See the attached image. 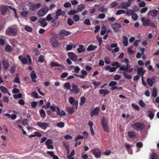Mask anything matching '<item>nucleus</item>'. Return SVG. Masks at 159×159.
Here are the masks:
<instances>
[{
  "instance_id": "2",
  "label": "nucleus",
  "mask_w": 159,
  "mask_h": 159,
  "mask_svg": "<svg viewBox=\"0 0 159 159\" xmlns=\"http://www.w3.org/2000/svg\"><path fill=\"white\" fill-rule=\"evenodd\" d=\"M141 21L143 22V26H149L151 27L155 28V25L154 23L150 19H145V17H143Z\"/></svg>"
},
{
  "instance_id": "43",
  "label": "nucleus",
  "mask_w": 159,
  "mask_h": 159,
  "mask_svg": "<svg viewBox=\"0 0 159 159\" xmlns=\"http://www.w3.org/2000/svg\"><path fill=\"white\" fill-rule=\"evenodd\" d=\"M0 89L1 90L2 92L4 93H7V89L4 86H1L0 87Z\"/></svg>"
},
{
  "instance_id": "52",
  "label": "nucleus",
  "mask_w": 159,
  "mask_h": 159,
  "mask_svg": "<svg viewBox=\"0 0 159 159\" xmlns=\"http://www.w3.org/2000/svg\"><path fill=\"white\" fill-rule=\"evenodd\" d=\"M78 11L75 10H71L68 12V14L69 15H72L75 13H78Z\"/></svg>"
},
{
  "instance_id": "35",
  "label": "nucleus",
  "mask_w": 159,
  "mask_h": 159,
  "mask_svg": "<svg viewBox=\"0 0 159 159\" xmlns=\"http://www.w3.org/2000/svg\"><path fill=\"white\" fill-rule=\"evenodd\" d=\"M40 115L43 119H44L46 116V114L44 111L42 109H40L39 111Z\"/></svg>"
},
{
  "instance_id": "55",
  "label": "nucleus",
  "mask_w": 159,
  "mask_h": 159,
  "mask_svg": "<svg viewBox=\"0 0 159 159\" xmlns=\"http://www.w3.org/2000/svg\"><path fill=\"white\" fill-rule=\"evenodd\" d=\"M29 12L28 11L22 12L21 13V16L24 17H26L28 15Z\"/></svg>"
},
{
  "instance_id": "1",
  "label": "nucleus",
  "mask_w": 159,
  "mask_h": 159,
  "mask_svg": "<svg viewBox=\"0 0 159 159\" xmlns=\"http://www.w3.org/2000/svg\"><path fill=\"white\" fill-rule=\"evenodd\" d=\"M26 58L23 57L22 56H20L18 57V59L23 64H27L28 65L31 64V59L29 55H27Z\"/></svg>"
},
{
  "instance_id": "24",
  "label": "nucleus",
  "mask_w": 159,
  "mask_h": 159,
  "mask_svg": "<svg viewBox=\"0 0 159 159\" xmlns=\"http://www.w3.org/2000/svg\"><path fill=\"white\" fill-rule=\"evenodd\" d=\"M124 77L127 79L130 80L132 79V75H129L126 70H124L123 72Z\"/></svg>"
},
{
  "instance_id": "26",
  "label": "nucleus",
  "mask_w": 159,
  "mask_h": 159,
  "mask_svg": "<svg viewBox=\"0 0 159 159\" xmlns=\"http://www.w3.org/2000/svg\"><path fill=\"white\" fill-rule=\"evenodd\" d=\"M147 83L149 85L150 87H152L153 84L155 82V79H152V80L150 78H148L147 80Z\"/></svg>"
},
{
  "instance_id": "33",
  "label": "nucleus",
  "mask_w": 159,
  "mask_h": 159,
  "mask_svg": "<svg viewBox=\"0 0 159 159\" xmlns=\"http://www.w3.org/2000/svg\"><path fill=\"white\" fill-rule=\"evenodd\" d=\"M99 93L100 94H103L105 96L106 94H107L109 92L107 89H102L99 90Z\"/></svg>"
},
{
  "instance_id": "7",
  "label": "nucleus",
  "mask_w": 159,
  "mask_h": 159,
  "mask_svg": "<svg viewBox=\"0 0 159 159\" xmlns=\"http://www.w3.org/2000/svg\"><path fill=\"white\" fill-rule=\"evenodd\" d=\"M131 3L129 2H123L119 5L118 8L121 9H127L131 6Z\"/></svg>"
},
{
  "instance_id": "9",
  "label": "nucleus",
  "mask_w": 159,
  "mask_h": 159,
  "mask_svg": "<svg viewBox=\"0 0 159 159\" xmlns=\"http://www.w3.org/2000/svg\"><path fill=\"white\" fill-rule=\"evenodd\" d=\"M71 86L72 89H70V92H73L76 94H78L79 92L80 89L78 86L74 84H71Z\"/></svg>"
},
{
  "instance_id": "48",
  "label": "nucleus",
  "mask_w": 159,
  "mask_h": 159,
  "mask_svg": "<svg viewBox=\"0 0 159 159\" xmlns=\"http://www.w3.org/2000/svg\"><path fill=\"white\" fill-rule=\"evenodd\" d=\"M85 98L84 97H82L81 98L80 102V106H82L85 103Z\"/></svg>"
},
{
  "instance_id": "6",
  "label": "nucleus",
  "mask_w": 159,
  "mask_h": 159,
  "mask_svg": "<svg viewBox=\"0 0 159 159\" xmlns=\"http://www.w3.org/2000/svg\"><path fill=\"white\" fill-rule=\"evenodd\" d=\"M7 34L11 35H15L17 33V31L16 29L12 28H8L6 31Z\"/></svg>"
},
{
  "instance_id": "58",
  "label": "nucleus",
  "mask_w": 159,
  "mask_h": 159,
  "mask_svg": "<svg viewBox=\"0 0 159 159\" xmlns=\"http://www.w3.org/2000/svg\"><path fill=\"white\" fill-rule=\"evenodd\" d=\"M64 7L65 8L69 7H71V4L69 2H66L63 5Z\"/></svg>"
},
{
  "instance_id": "29",
  "label": "nucleus",
  "mask_w": 159,
  "mask_h": 159,
  "mask_svg": "<svg viewBox=\"0 0 159 159\" xmlns=\"http://www.w3.org/2000/svg\"><path fill=\"white\" fill-rule=\"evenodd\" d=\"M2 63L4 68L6 69H7L9 66V64L7 61L6 60H4L2 61Z\"/></svg>"
},
{
  "instance_id": "36",
  "label": "nucleus",
  "mask_w": 159,
  "mask_h": 159,
  "mask_svg": "<svg viewBox=\"0 0 159 159\" xmlns=\"http://www.w3.org/2000/svg\"><path fill=\"white\" fill-rule=\"evenodd\" d=\"M123 44L124 46H127L128 44V39L127 38L126 36L123 37Z\"/></svg>"
},
{
  "instance_id": "44",
  "label": "nucleus",
  "mask_w": 159,
  "mask_h": 159,
  "mask_svg": "<svg viewBox=\"0 0 159 159\" xmlns=\"http://www.w3.org/2000/svg\"><path fill=\"white\" fill-rule=\"evenodd\" d=\"M125 13V10H119L117 11L116 13V15H119L121 14H124Z\"/></svg>"
},
{
  "instance_id": "30",
  "label": "nucleus",
  "mask_w": 159,
  "mask_h": 159,
  "mask_svg": "<svg viewBox=\"0 0 159 159\" xmlns=\"http://www.w3.org/2000/svg\"><path fill=\"white\" fill-rule=\"evenodd\" d=\"M145 72V70H143V68L142 67H141L139 69L138 68L137 74L138 75L141 74L142 76H143Z\"/></svg>"
},
{
  "instance_id": "23",
  "label": "nucleus",
  "mask_w": 159,
  "mask_h": 159,
  "mask_svg": "<svg viewBox=\"0 0 159 159\" xmlns=\"http://www.w3.org/2000/svg\"><path fill=\"white\" fill-rule=\"evenodd\" d=\"M47 153L52 157L53 159H59L58 157L54 154L53 152L47 151Z\"/></svg>"
},
{
  "instance_id": "64",
  "label": "nucleus",
  "mask_w": 159,
  "mask_h": 159,
  "mask_svg": "<svg viewBox=\"0 0 159 159\" xmlns=\"http://www.w3.org/2000/svg\"><path fill=\"white\" fill-rule=\"evenodd\" d=\"M117 84V82L115 81H111L109 84V86L110 87L114 86Z\"/></svg>"
},
{
  "instance_id": "16",
  "label": "nucleus",
  "mask_w": 159,
  "mask_h": 159,
  "mask_svg": "<svg viewBox=\"0 0 159 159\" xmlns=\"http://www.w3.org/2000/svg\"><path fill=\"white\" fill-rule=\"evenodd\" d=\"M99 111V108L96 107L91 110L90 112V114L91 116H93L94 115H97L98 114Z\"/></svg>"
},
{
  "instance_id": "40",
  "label": "nucleus",
  "mask_w": 159,
  "mask_h": 159,
  "mask_svg": "<svg viewBox=\"0 0 159 159\" xmlns=\"http://www.w3.org/2000/svg\"><path fill=\"white\" fill-rule=\"evenodd\" d=\"M148 116L150 119L152 120L154 117V113L151 110H149L148 111Z\"/></svg>"
},
{
  "instance_id": "46",
  "label": "nucleus",
  "mask_w": 159,
  "mask_h": 159,
  "mask_svg": "<svg viewBox=\"0 0 159 159\" xmlns=\"http://www.w3.org/2000/svg\"><path fill=\"white\" fill-rule=\"evenodd\" d=\"M131 17L135 21L137 20L138 16L136 14L134 13V12L131 15Z\"/></svg>"
},
{
  "instance_id": "34",
  "label": "nucleus",
  "mask_w": 159,
  "mask_h": 159,
  "mask_svg": "<svg viewBox=\"0 0 159 159\" xmlns=\"http://www.w3.org/2000/svg\"><path fill=\"white\" fill-rule=\"evenodd\" d=\"M85 6L84 4H80L79 5L77 8V10L78 11H82L84 8Z\"/></svg>"
},
{
  "instance_id": "63",
  "label": "nucleus",
  "mask_w": 159,
  "mask_h": 159,
  "mask_svg": "<svg viewBox=\"0 0 159 159\" xmlns=\"http://www.w3.org/2000/svg\"><path fill=\"white\" fill-rule=\"evenodd\" d=\"M67 23L69 25H72L74 23L73 20L70 18L68 19Z\"/></svg>"
},
{
  "instance_id": "5",
  "label": "nucleus",
  "mask_w": 159,
  "mask_h": 159,
  "mask_svg": "<svg viewBox=\"0 0 159 159\" xmlns=\"http://www.w3.org/2000/svg\"><path fill=\"white\" fill-rule=\"evenodd\" d=\"M48 10V8L47 7L40 9L37 13V15L39 17H43L47 13Z\"/></svg>"
},
{
  "instance_id": "32",
  "label": "nucleus",
  "mask_w": 159,
  "mask_h": 159,
  "mask_svg": "<svg viewBox=\"0 0 159 159\" xmlns=\"http://www.w3.org/2000/svg\"><path fill=\"white\" fill-rule=\"evenodd\" d=\"M134 12L133 10L128 9L126 11V12L125 11V14L128 16H131Z\"/></svg>"
},
{
  "instance_id": "19",
  "label": "nucleus",
  "mask_w": 159,
  "mask_h": 159,
  "mask_svg": "<svg viewBox=\"0 0 159 159\" xmlns=\"http://www.w3.org/2000/svg\"><path fill=\"white\" fill-rule=\"evenodd\" d=\"M158 11L156 10H153L149 11L148 13V15H151L152 17H155L157 14Z\"/></svg>"
},
{
  "instance_id": "17",
  "label": "nucleus",
  "mask_w": 159,
  "mask_h": 159,
  "mask_svg": "<svg viewBox=\"0 0 159 159\" xmlns=\"http://www.w3.org/2000/svg\"><path fill=\"white\" fill-rule=\"evenodd\" d=\"M0 10L2 15H5L8 10V6H2L1 7Z\"/></svg>"
},
{
  "instance_id": "20",
  "label": "nucleus",
  "mask_w": 159,
  "mask_h": 159,
  "mask_svg": "<svg viewBox=\"0 0 159 159\" xmlns=\"http://www.w3.org/2000/svg\"><path fill=\"white\" fill-rule=\"evenodd\" d=\"M50 108L52 111H55L57 114V111H58L59 110V107L57 105L54 104L50 106Z\"/></svg>"
},
{
  "instance_id": "13",
  "label": "nucleus",
  "mask_w": 159,
  "mask_h": 159,
  "mask_svg": "<svg viewBox=\"0 0 159 159\" xmlns=\"http://www.w3.org/2000/svg\"><path fill=\"white\" fill-rule=\"evenodd\" d=\"M92 152L96 158L100 157L101 154V151L98 148L93 149L92 150Z\"/></svg>"
},
{
  "instance_id": "49",
  "label": "nucleus",
  "mask_w": 159,
  "mask_h": 159,
  "mask_svg": "<svg viewBox=\"0 0 159 159\" xmlns=\"http://www.w3.org/2000/svg\"><path fill=\"white\" fill-rule=\"evenodd\" d=\"M57 112V115L59 116H65L66 115L65 112L63 110L61 111V113L60 112V110Z\"/></svg>"
},
{
  "instance_id": "56",
  "label": "nucleus",
  "mask_w": 159,
  "mask_h": 159,
  "mask_svg": "<svg viewBox=\"0 0 159 159\" xmlns=\"http://www.w3.org/2000/svg\"><path fill=\"white\" fill-rule=\"evenodd\" d=\"M73 19L75 21L77 22L79 20L80 17L78 15H75L73 17Z\"/></svg>"
},
{
  "instance_id": "3",
  "label": "nucleus",
  "mask_w": 159,
  "mask_h": 159,
  "mask_svg": "<svg viewBox=\"0 0 159 159\" xmlns=\"http://www.w3.org/2000/svg\"><path fill=\"white\" fill-rule=\"evenodd\" d=\"M101 123L105 131L107 132H109V128L107 125V121L105 117H103L102 118Z\"/></svg>"
},
{
  "instance_id": "60",
  "label": "nucleus",
  "mask_w": 159,
  "mask_h": 159,
  "mask_svg": "<svg viewBox=\"0 0 159 159\" xmlns=\"http://www.w3.org/2000/svg\"><path fill=\"white\" fill-rule=\"evenodd\" d=\"M73 69L75 70V72L76 73H78L80 70V69L78 66H75L73 67Z\"/></svg>"
},
{
  "instance_id": "51",
  "label": "nucleus",
  "mask_w": 159,
  "mask_h": 159,
  "mask_svg": "<svg viewBox=\"0 0 159 159\" xmlns=\"http://www.w3.org/2000/svg\"><path fill=\"white\" fill-rule=\"evenodd\" d=\"M70 84L69 83H66L64 84V88L68 89H71L70 88Z\"/></svg>"
},
{
  "instance_id": "61",
  "label": "nucleus",
  "mask_w": 159,
  "mask_h": 159,
  "mask_svg": "<svg viewBox=\"0 0 159 159\" xmlns=\"http://www.w3.org/2000/svg\"><path fill=\"white\" fill-rule=\"evenodd\" d=\"M45 19L47 21H50L52 20L53 19V18L51 17V15L49 14L47 16Z\"/></svg>"
},
{
  "instance_id": "53",
  "label": "nucleus",
  "mask_w": 159,
  "mask_h": 159,
  "mask_svg": "<svg viewBox=\"0 0 159 159\" xmlns=\"http://www.w3.org/2000/svg\"><path fill=\"white\" fill-rule=\"evenodd\" d=\"M14 82L17 83H19L20 82V79L17 74H16V77L14 80Z\"/></svg>"
},
{
  "instance_id": "25",
  "label": "nucleus",
  "mask_w": 159,
  "mask_h": 159,
  "mask_svg": "<svg viewBox=\"0 0 159 159\" xmlns=\"http://www.w3.org/2000/svg\"><path fill=\"white\" fill-rule=\"evenodd\" d=\"M107 48L109 51H111L113 53L117 52L119 51V48H114V49H113L112 48H111V47H110L109 46H107Z\"/></svg>"
},
{
  "instance_id": "62",
  "label": "nucleus",
  "mask_w": 159,
  "mask_h": 159,
  "mask_svg": "<svg viewBox=\"0 0 159 159\" xmlns=\"http://www.w3.org/2000/svg\"><path fill=\"white\" fill-rule=\"evenodd\" d=\"M104 60L106 63L109 64L110 63V58L108 57H105Z\"/></svg>"
},
{
  "instance_id": "47",
  "label": "nucleus",
  "mask_w": 159,
  "mask_h": 159,
  "mask_svg": "<svg viewBox=\"0 0 159 159\" xmlns=\"http://www.w3.org/2000/svg\"><path fill=\"white\" fill-rule=\"evenodd\" d=\"M51 66L52 67L60 66L61 64H59L57 62H52L51 63Z\"/></svg>"
},
{
  "instance_id": "4",
  "label": "nucleus",
  "mask_w": 159,
  "mask_h": 159,
  "mask_svg": "<svg viewBox=\"0 0 159 159\" xmlns=\"http://www.w3.org/2000/svg\"><path fill=\"white\" fill-rule=\"evenodd\" d=\"M145 127L144 125L142 123H137L132 125V127L134 129L138 131L141 130Z\"/></svg>"
},
{
  "instance_id": "10",
  "label": "nucleus",
  "mask_w": 159,
  "mask_h": 159,
  "mask_svg": "<svg viewBox=\"0 0 159 159\" xmlns=\"http://www.w3.org/2000/svg\"><path fill=\"white\" fill-rule=\"evenodd\" d=\"M42 4L40 3L36 4H32L30 5L29 9L32 11H34L39 8L41 6Z\"/></svg>"
},
{
  "instance_id": "27",
  "label": "nucleus",
  "mask_w": 159,
  "mask_h": 159,
  "mask_svg": "<svg viewBox=\"0 0 159 159\" xmlns=\"http://www.w3.org/2000/svg\"><path fill=\"white\" fill-rule=\"evenodd\" d=\"M30 76L32 81L34 82H36L35 79L36 78L37 76L34 71H33L31 72Z\"/></svg>"
},
{
  "instance_id": "18",
  "label": "nucleus",
  "mask_w": 159,
  "mask_h": 159,
  "mask_svg": "<svg viewBox=\"0 0 159 159\" xmlns=\"http://www.w3.org/2000/svg\"><path fill=\"white\" fill-rule=\"evenodd\" d=\"M38 21L40 23L41 26L42 27H45L48 24L45 18H41Z\"/></svg>"
},
{
  "instance_id": "57",
  "label": "nucleus",
  "mask_w": 159,
  "mask_h": 159,
  "mask_svg": "<svg viewBox=\"0 0 159 159\" xmlns=\"http://www.w3.org/2000/svg\"><path fill=\"white\" fill-rule=\"evenodd\" d=\"M105 15L104 14H101L97 17V18L98 19H103L105 18Z\"/></svg>"
},
{
  "instance_id": "21",
  "label": "nucleus",
  "mask_w": 159,
  "mask_h": 159,
  "mask_svg": "<svg viewBox=\"0 0 159 159\" xmlns=\"http://www.w3.org/2000/svg\"><path fill=\"white\" fill-rule=\"evenodd\" d=\"M68 54L70 58L73 61H75L76 60L77 56L73 52H70Z\"/></svg>"
},
{
  "instance_id": "54",
  "label": "nucleus",
  "mask_w": 159,
  "mask_h": 159,
  "mask_svg": "<svg viewBox=\"0 0 159 159\" xmlns=\"http://www.w3.org/2000/svg\"><path fill=\"white\" fill-rule=\"evenodd\" d=\"M152 95L154 97H155L157 95V90L156 88H154L153 89Z\"/></svg>"
},
{
  "instance_id": "50",
  "label": "nucleus",
  "mask_w": 159,
  "mask_h": 159,
  "mask_svg": "<svg viewBox=\"0 0 159 159\" xmlns=\"http://www.w3.org/2000/svg\"><path fill=\"white\" fill-rule=\"evenodd\" d=\"M57 125L58 127L62 128L64 126L65 124L64 122H61L57 123Z\"/></svg>"
},
{
  "instance_id": "22",
  "label": "nucleus",
  "mask_w": 159,
  "mask_h": 159,
  "mask_svg": "<svg viewBox=\"0 0 159 159\" xmlns=\"http://www.w3.org/2000/svg\"><path fill=\"white\" fill-rule=\"evenodd\" d=\"M71 33L69 31H67L65 30H61L59 33L60 35L63 34V36H68L71 34Z\"/></svg>"
},
{
  "instance_id": "37",
  "label": "nucleus",
  "mask_w": 159,
  "mask_h": 159,
  "mask_svg": "<svg viewBox=\"0 0 159 159\" xmlns=\"http://www.w3.org/2000/svg\"><path fill=\"white\" fill-rule=\"evenodd\" d=\"M97 48V46H93L92 45H90L87 48V50L88 51H93Z\"/></svg>"
},
{
  "instance_id": "28",
  "label": "nucleus",
  "mask_w": 159,
  "mask_h": 159,
  "mask_svg": "<svg viewBox=\"0 0 159 159\" xmlns=\"http://www.w3.org/2000/svg\"><path fill=\"white\" fill-rule=\"evenodd\" d=\"M129 137L131 138H134L136 137V134L135 132L133 131H129L128 132Z\"/></svg>"
},
{
  "instance_id": "14",
  "label": "nucleus",
  "mask_w": 159,
  "mask_h": 159,
  "mask_svg": "<svg viewBox=\"0 0 159 159\" xmlns=\"http://www.w3.org/2000/svg\"><path fill=\"white\" fill-rule=\"evenodd\" d=\"M50 42L51 44L54 47L57 48L59 47L60 46V44L55 38H52L50 40Z\"/></svg>"
},
{
  "instance_id": "31",
  "label": "nucleus",
  "mask_w": 159,
  "mask_h": 159,
  "mask_svg": "<svg viewBox=\"0 0 159 159\" xmlns=\"http://www.w3.org/2000/svg\"><path fill=\"white\" fill-rule=\"evenodd\" d=\"M85 49L83 46L82 45H80L79 46V47L77 49V50L79 53H80L84 51Z\"/></svg>"
},
{
  "instance_id": "38",
  "label": "nucleus",
  "mask_w": 159,
  "mask_h": 159,
  "mask_svg": "<svg viewBox=\"0 0 159 159\" xmlns=\"http://www.w3.org/2000/svg\"><path fill=\"white\" fill-rule=\"evenodd\" d=\"M98 11L102 12H105L107 11L108 8L105 6H102L98 9Z\"/></svg>"
},
{
  "instance_id": "8",
  "label": "nucleus",
  "mask_w": 159,
  "mask_h": 159,
  "mask_svg": "<svg viewBox=\"0 0 159 159\" xmlns=\"http://www.w3.org/2000/svg\"><path fill=\"white\" fill-rule=\"evenodd\" d=\"M68 100L69 103L72 105L74 108H76L77 107L78 104L77 101H75V99L72 97H69Z\"/></svg>"
},
{
  "instance_id": "39",
  "label": "nucleus",
  "mask_w": 159,
  "mask_h": 159,
  "mask_svg": "<svg viewBox=\"0 0 159 159\" xmlns=\"http://www.w3.org/2000/svg\"><path fill=\"white\" fill-rule=\"evenodd\" d=\"M5 51L8 52H11L12 51L11 47L8 44L6 45L5 47Z\"/></svg>"
},
{
  "instance_id": "42",
  "label": "nucleus",
  "mask_w": 159,
  "mask_h": 159,
  "mask_svg": "<svg viewBox=\"0 0 159 159\" xmlns=\"http://www.w3.org/2000/svg\"><path fill=\"white\" fill-rule=\"evenodd\" d=\"M25 29L26 31L30 32H31L33 30L32 28L31 27L27 25L25 26Z\"/></svg>"
},
{
  "instance_id": "15",
  "label": "nucleus",
  "mask_w": 159,
  "mask_h": 159,
  "mask_svg": "<svg viewBox=\"0 0 159 159\" xmlns=\"http://www.w3.org/2000/svg\"><path fill=\"white\" fill-rule=\"evenodd\" d=\"M81 75H78L76 74H74V75L75 76L79 77L81 79H84L88 74L87 72L84 70H82L81 71Z\"/></svg>"
},
{
  "instance_id": "59",
  "label": "nucleus",
  "mask_w": 159,
  "mask_h": 159,
  "mask_svg": "<svg viewBox=\"0 0 159 159\" xmlns=\"http://www.w3.org/2000/svg\"><path fill=\"white\" fill-rule=\"evenodd\" d=\"M44 57L42 55L40 56L39 57V62H43L44 61Z\"/></svg>"
},
{
  "instance_id": "12",
  "label": "nucleus",
  "mask_w": 159,
  "mask_h": 159,
  "mask_svg": "<svg viewBox=\"0 0 159 159\" xmlns=\"http://www.w3.org/2000/svg\"><path fill=\"white\" fill-rule=\"evenodd\" d=\"M37 125L43 129H45L49 126L48 123L42 122H38L37 123Z\"/></svg>"
},
{
  "instance_id": "45",
  "label": "nucleus",
  "mask_w": 159,
  "mask_h": 159,
  "mask_svg": "<svg viewBox=\"0 0 159 159\" xmlns=\"http://www.w3.org/2000/svg\"><path fill=\"white\" fill-rule=\"evenodd\" d=\"M52 22L53 23L52 26L54 27H57L59 24V21L58 20H54Z\"/></svg>"
},
{
  "instance_id": "41",
  "label": "nucleus",
  "mask_w": 159,
  "mask_h": 159,
  "mask_svg": "<svg viewBox=\"0 0 159 159\" xmlns=\"http://www.w3.org/2000/svg\"><path fill=\"white\" fill-rule=\"evenodd\" d=\"M111 65L112 66H116V69L119 68V67H120L121 66L120 64V63L117 62H115L113 63H112L111 64Z\"/></svg>"
},
{
  "instance_id": "11",
  "label": "nucleus",
  "mask_w": 159,
  "mask_h": 159,
  "mask_svg": "<svg viewBox=\"0 0 159 159\" xmlns=\"http://www.w3.org/2000/svg\"><path fill=\"white\" fill-rule=\"evenodd\" d=\"M129 68L128 65H127L125 66L124 65L121 66L119 70L121 71L126 70L127 72L130 73L132 72L133 70V69L132 68L129 69Z\"/></svg>"
}]
</instances>
